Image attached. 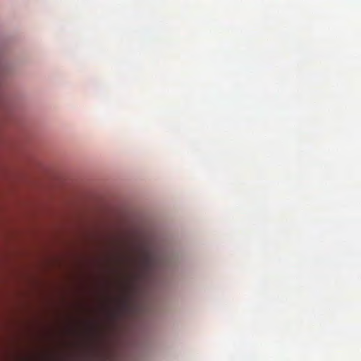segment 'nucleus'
Instances as JSON below:
<instances>
[{"label":"nucleus","mask_w":361,"mask_h":361,"mask_svg":"<svg viewBox=\"0 0 361 361\" xmlns=\"http://www.w3.org/2000/svg\"><path fill=\"white\" fill-rule=\"evenodd\" d=\"M159 263L157 255L149 250L145 251L140 260L141 267L147 275L152 274Z\"/></svg>","instance_id":"nucleus-1"}]
</instances>
